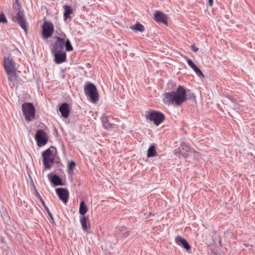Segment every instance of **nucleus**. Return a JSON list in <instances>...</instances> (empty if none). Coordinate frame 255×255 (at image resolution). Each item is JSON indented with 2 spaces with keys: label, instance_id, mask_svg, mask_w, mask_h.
Returning a JSON list of instances; mask_svg holds the SVG:
<instances>
[{
  "label": "nucleus",
  "instance_id": "nucleus-1",
  "mask_svg": "<svg viewBox=\"0 0 255 255\" xmlns=\"http://www.w3.org/2000/svg\"><path fill=\"white\" fill-rule=\"evenodd\" d=\"M187 100V92L183 86H179L176 91L164 94L163 102L166 105L180 106Z\"/></svg>",
  "mask_w": 255,
  "mask_h": 255
},
{
  "label": "nucleus",
  "instance_id": "nucleus-2",
  "mask_svg": "<svg viewBox=\"0 0 255 255\" xmlns=\"http://www.w3.org/2000/svg\"><path fill=\"white\" fill-rule=\"evenodd\" d=\"M3 65L7 74L8 79L13 83L18 82V77L16 73L17 67L14 60L10 57L3 58Z\"/></svg>",
  "mask_w": 255,
  "mask_h": 255
},
{
  "label": "nucleus",
  "instance_id": "nucleus-3",
  "mask_svg": "<svg viewBox=\"0 0 255 255\" xmlns=\"http://www.w3.org/2000/svg\"><path fill=\"white\" fill-rule=\"evenodd\" d=\"M14 11H13L12 18L16 21L22 29L26 32L27 26L24 17V13L21 10V6L19 4L16 3L13 5Z\"/></svg>",
  "mask_w": 255,
  "mask_h": 255
},
{
  "label": "nucleus",
  "instance_id": "nucleus-4",
  "mask_svg": "<svg viewBox=\"0 0 255 255\" xmlns=\"http://www.w3.org/2000/svg\"><path fill=\"white\" fill-rule=\"evenodd\" d=\"M22 111L26 121L35 119V109L31 103H24L22 105Z\"/></svg>",
  "mask_w": 255,
  "mask_h": 255
},
{
  "label": "nucleus",
  "instance_id": "nucleus-5",
  "mask_svg": "<svg viewBox=\"0 0 255 255\" xmlns=\"http://www.w3.org/2000/svg\"><path fill=\"white\" fill-rule=\"evenodd\" d=\"M85 94L89 96L93 103H96L98 99V93L95 86L92 83H89L84 88Z\"/></svg>",
  "mask_w": 255,
  "mask_h": 255
},
{
  "label": "nucleus",
  "instance_id": "nucleus-6",
  "mask_svg": "<svg viewBox=\"0 0 255 255\" xmlns=\"http://www.w3.org/2000/svg\"><path fill=\"white\" fill-rule=\"evenodd\" d=\"M42 156L45 168L50 169L53 165L55 159L52 151L50 149H47L43 152Z\"/></svg>",
  "mask_w": 255,
  "mask_h": 255
},
{
  "label": "nucleus",
  "instance_id": "nucleus-7",
  "mask_svg": "<svg viewBox=\"0 0 255 255\" xmlns=\"http://www.w3.org/2000/svg\"><path fill=\"white\" fill-rule=\"evenodd\" d=\"M37 145L39 147L45 145L48 142V137L46 132L42 129L38 130L35 135Z\"/></svg>",
  "mask_w": 255,
  "mask_h": 255
},
{
  "label": "nucleus",
  "instance_id": "nucleus-8",
  "mask_svg": "<svg viewBox=\"0 0 255 255\" xmlns=\"http://www.w3.org/2000/svg\"><path fill=\"white\" fill-rule=\"evenodd\" d=\"M42 28V35L43 38H48L52 35L54 28L52 22L44 21Z\"/></svg>",
  "mask_w": 255,
  "mask_h": 255
},
{
  "label": "nucleus",
  "instance_id": "nucleus-9",
  "mask_svg": "<svg viewBox=\"0 0 255 255\" xmlns=\"http://www.w3.org/2000/svg\"><path fill=\"white\" fill-rule=\"evenodd\" d=\"M145 117L147 120L154 122L156 126L159 124V113L158 112L150 111L147 112Z\"/></svg>",
  "mask_w": 255,
  "mask_h": 255
},
{
  "label": "nucleus",
  "instance_id": "nucleus-10",
  "mask_svg": "<svg viewBox=\"0 0 255 255\" xmlns=\"http://www.w3.org/2000/svg\"><path fill=\"white\" fill-rule=\"evenodd\" d=\"M56 192L59 199L64 203L66 204L69 198V192L64 188H56Z\"/></svg>",
  "mask_w": 255,
  "mask_h": 255
},
{
  "label": "nucleus",
  "instance_id": "nucleus-11",
  "mask_svg": "<svg viewBox=\"0 0 255 255\" xmlns=\"http://www.w3.org/2000/svg\"><path fill=\"white\" fill-rule=\"evenodd\" d=\"M192 150L193 149L185 143H182L178 148L179 153L184 157H186Z\"/></svg>",
  "mask_w": 255,
  "mask_h": 255
},
{
  "label": "nucleus",
  "instance_id": "nucleus-12",
  "mask_svg": "<svg viewBox=\"0 0 255 255\" xmlns=\"http://www.w3.org/2000/svg\"><path fill=\"white\" fill-rule=\"evenodd\" d=\"M55 62L57 64H61L66 60V53L65 51H54Z\"/></svg>",
  "mask_w": 255,
  "mask_h": 255
},
{
  "label": "nucleus",
  "instance_id": "nucleus-13",
  "mask_svg": "<svg viewBox=\"0 0 255 255\" xmlns=\"http://www.w3.org/2000/svg\"><path fill=\"white\" fill-rule=\"evenodd\" d=\"M175 243L179 246H182L187 251L191 249V246L187 241L181 236H177L175 239Z\"/></svg>",
  "mask_w": 255,
  "mask_h": 255
},
{
  "label": "nucleus",
  "instance_id": "nucleus-14",
  "mask_svg": "<svg viewBox=\"0 0 255 255\" xmlns=\"http://www.w3.org/2000/svg\"><path fill=\"white\" fill-rule=\"evenodd\" d=\"M57 40L53 46V51H63L64 44L65 43V40L60 37H57Z\"/></svg>",
  "mask_w": 255,
  "mask_h": 255
},
{
  "label": "nucleus",
  "instance_id": "nucleus-15",
  "mask_svg": "<svg viewBox=\"0 0 255 255\" xmlns=\"http://www.w3.org/2000/svg\"><path fill=\"white\" fill-rule=\"evenodd\" d=\"M61 116L64 118H67L70 113L69 105L67 103L62 104L59 109Z\"/></svg>",
  "mask_w": 255,
  "mask_h": 255
},
{
  "label": "nucleus",
  "instance_id": "nucleus-16",
  "mask_svg": "<svg viewBox=\"0 0 255 255\" xmlns=\"http://www.w3.org/2000/svg\"><path fill=\"white\" fill-rule=\"evenodd\" d=\"M103 127L106 129H110L115 127V125L111 124L108 120V117L106 115H103L101 117Z\"/></svg>",
  "mask_w": 255,
  "mask_h": 255
},
{
  "label": "nucleus",
  "instance_id": "nucleus-17",
  "mask_svg": "<svg viewBox=\"0 0 255 255\" xmlns=\"http://www.w3.org/2000/svg\"><path fill=\"white\" fill-rule=\"evenodd\" d=\"M88 220V218L86 216H82L80 218V223L82 225V229L84 231H87L88 229V225H89Z\"/></svg>",
  "mask_w": 255,
  "mask_h": 255
},
{
  "label": "nucleus",
  "instance_id": "nucleus-18",
  "mask_svg": "<svg viewBox=\"0 0 255 255\" xmlns=\"http://www.w3.org/2000/svg\"><path fill=\"white\" fill-rule=\"evenodd\" d=\"M64 12V17L65 20L67 19V18H70V15L73 13V9L72 7L67 5H64L63 6Z\"/></svg>",
  "mask_w": 255,
  "mask_h": 255
},
{
  "label": "nucleus",
  "instance_id": "nucleus-19",
  "mask_svg": "<svg viewBox=\"0 0 255 255\" xmlns=\"http://www.w3.org/2000/svg\"><path fill=\"white\" fill-rule=\"evenodd\" d=\"M50 181L55 186L63 185L61 179L56 175H54L51 176Z\"/></svg>",
  "mask_w": 255,
  "mask_h": 255
},
{
  "label": "nucleus",
  "instance_id": "nucleus-20",
  "mask_svg": "<svg viewBox=\"0 0 255 255\" xmlns=\"http://www.w3.org/2000/svg\"><path fill=\"white\" fill-rule=\"evenodd\" d=\"M88 211V208L85 204V202L82 201L80 202L79 206V213L82 216H85V215Z\"/></svg>",
  "mask_w": 255,
  "mask_h": 255
},
{
  "label": "nucleus",
  "instance_id": "nucleus-21",
  "mask_svg": "<svg viewBox=\"0 0 255 255\" xmlns=\"http://www.w3.org/2000/svg\"><path fill=\"white\" fill-rule=\"evenodd\" d=\"M130 28L134 31H139L143 32L144 30V26L140 23H136L133 26H130Z\"/></svg>",
  "mask_w": 255,
  "mask_h": 255
},
{
  "label": "nucleus",
  "instance_id": "nucleus-22",
  "mask_svg": "<svg viewBox=\"0 0 255 255\" xmlns=\"http://www.w3.org/2000/svg\"><path fill=\"white\" fill-rule=\"evenodd\" d=\"M156 155V151L154 146L151 145L147 150V156L148 157H154Z\"/></svg>",
  "mask_w": 255,
  "mask_h": 255
},
{
  "label": "nucleus",
  "instance_id": "nucleus-23",
  "mask_svg": "<svg viewBox=\"0 0 255 255\" xmlns=\"http://www.w3.org/2000/svg\"><path fill=\"white\" fill-rule=\"evenodd\" d=\"M168 17L164 14L160 12V22L163 23L166 26L168 25Z\"/></svg>",
  "mask_w": 255,
  "mask_h": 255
},
{
  "label": "nucleus",
  "instance_id": "nucleus-24",
  "mask_svg": "<svg viewBox=\"0 0 255 255\" xmlns=\"http://www.w3.org/2000/svg\"><path fill=\"white\" fill-rule=\"evenodd\" d=\"M65 44L66 47V50L67 51H72L73 48L71 44V42L69 39H67L66 41H65Z\"/></svg>",
  "mask_w": 255,
  "mask_h": 255
},
{
  "label": "nucleus",
  "instance_id": "nucleus-25",
  "mask_svg": "<svg viewBox=\"0 0 255 255\" xmlns=\"http://www.w3.org/2000/svg\"><path fill=\"white\" fill-rule=\"evenodd\" d=\"M42 205L44 207L45 210L46 211L47 214H48L49 216L50 217L51 219L53 221V219H54L53 217L52 214L51 213L49 209L46 205L45 202H44V204H42Z\"/></svg>",
  "mask_w": 255,
  "mask_h": 255
},
{
  "label": "nucleus",
  "instance_id": "nucleus-26",
  "mask_svg": "<svg viewBox=\"0 0 255 255\" xmlns=\"http://www.w3.org/2000/svg\"><path fill=\"white\" fill-rule=\"evenodd\" d=\"M75 166H76V163L73 161H71L69 163V165H68L69 171H72V170L73 169V168H74Z\"/></svg>",
  "mask_w": 255,
  "mask_h": 255
},
{
  "label": "nucleus",
  "instance_id": "nucleus-27",
  "mask_svg": "<svg viewBox=\"0 0 255 255\" xmlns=\"http://www.w3.org/2000/svg\"><path fill=\"white\" fill-rule=\"evenodd\" d=\"M35 195L37 197V198L40 200L41 204H44V200L42 199L41 196L40 195L39 193L35 190Z\"/></svg>",
  "mask_w": 255,
  "mask_h": 255
},
{
  "label": "nucleus",
  "instance_id": "nucleus-28",
  "mask_svg": "<svg viewBox=\"0 0 255 255\" xmlns=\"http://www.w3.org/2000/svg\"><path fill=\"white\" fill-rule=\"evenodd\" d=\"M154 20L159 22V11H156L154 14Z\"/></svg>",
  "mask_w": 255,
  "mask_h": 255
},
{
  "label": "nucleus",
  "instance_id": "nucleus-29",
  "mask_svg": "<svg viewBox=\"0 0 255 255\" xmlns=\"http://www.w3.org/2000/svg\"><path fill=\"white\" fill-rule=\"evenodd\" d=\"M194 71L198 76L204 77L202 71L199 69L197 68Z\"/></svg>",
  "mask_w": 255,
  "mask_h": 255
},
{
  "label": "nucleus",
  "instance_id": "nucleus-30",
  "mask_svg": "<svg viewBox=\"0 0 255 255\" xmlns=\"http://www.w3.org/2000/svg\"><path fill=\"white\" fill-rule=\"evenodd\" d=\"M187 61L188 65L190 66L191 68H192L195 65L194 63L191 59L187 58Z\"/></svg>",
  "mask_w": 255,
  "mask_h": 255
},
{
  "label": "nucleus",
  "instance_id": "nucleus-31",
  "mask_svg": "<svg viewBox=\"0 0 255 255\" xmlns=\"http://www.w3.org/2000/svg\"><path fill=\"white\" fill-rule=\"evenodd\" d=\"M0 22H7L6 19L4 15H1V16L0 17Z\"/></svg>",
  "mask_w": 255,
  "mask_h": 255
},
{
  "label": "nucleus",
  "instance_id": "nucleus-32",
  "mask_svg": "<svg viewBox=\"0 0 255 255\" xmlns=\"http://www.w3.org/2000/svg\"><path fill=\"white\" fill-rule=\"evenodd\" d=\"M191 48L192 50L194 52H197L198 50V48L196 47L194 44L192 45Z\"/></svg>",
  "mask_w": 255,
  "mask_h": 255
},
{
  "label": "nucleus",
  "instance_id": "nucleus-33",
  "mask_svg": "<svg viewBox=\"0 0 255 255\" xmlns=\"http://www.w3.org/2000/svg\"><path fill=\"white\" fill-rule=\"evenodd\" d=\"M130 234V232L129 231H128L126 232L125 233H123V237L124 238L127 237Z\"/></svg>",
  "mask_w": 255,
  "mask_h": 255
},
{
  "label": "nucleus",
  "instance_id": "nucleus-34",
  "mask_svg": "<svg viewBox=\"0 0 255 255\" xmlns=\"http://www.w3.org/2000/svg\"><path fill=\"white\" fill-rule=\"evenodd\" d=\"M164 120V116L163 114L160 113V123Z\"/></svg>",
  "mask_w": 255,
  "mask_h": 255
},
{
  "label": "nucleus",
  "instance_id": "nucleus-35",
  "mask_svg": "<svg viewBox=\"0 0 255 255\" xmlns=\"http://www.w3.org/2000/svg\"><path fill=\"white\" fill-rule=\"evenodd\" d=\"M208 3H209V5L210 6H212L213 5V0H208Z\"/></svg>",
  "mask_w": 255,
  "mask_h": 255
},
{
  "label": "nucleus",
  "instance_id": "nucleus-36",
  "mask_svg": "<svg viewBox=\"0 0 255 255\" xmlns=\"http://www.w3.org/2000/svg\"><path fill=\"white\" fill-rule=\"evenodd\" d=\"M194 71H195L196 69L198 68L196 67V66L195 65L192 68H191Z\"/></svg>",
  "mask_w": 255,
  "mask_h": 255
}]
</instances>
